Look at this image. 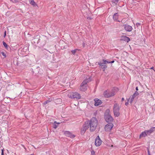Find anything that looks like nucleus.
I'll list each match as a JSON object with an SVG mask.
<instances>
[{
	"label": "nucleus",
	"instance_id": "obj_3",
	"mask_svg": "<svg viewBox=\"0 0 155 155\" xmlns=\"http://www.w3.org/2000/svg\"><path fill=\"white\" fill-rule=\"evenodd\" d=\"M109 110H107L105 113L104 118L107 122H111L113 120V117L111 116L109 114Z\"/></svg>",
	"mask_w": 155,
	"mask_h": 155
},
{
	"label": "nucleus",
	"instance_id": "obj_16",
	"mask_svg": "<svg viewBox=\"0 0 155 155\" xmlns=\"http://www.w3.org/2000/svg\"><path fill=\"white\" fill-rule=\"evenodd\" d=\"M118 15L117 13H115L113 17V20L114 21H117L120 22V21H119L118 20Z\"/></svg>",
	"mask_w": 155,
	"mask_h": 155
},
{
	"label": "nucleus",
	"instance_id": "obj_39",
	"mask_svg": "<svg viewBox=\"0 0 155 155\" xmlns=\"http://www.w3.org/2000/svg\"><path fill=\"white\" fill-rule=\"evenodd\" d=\"M31 155H34V154H31Z\"/></svg>",
	"mask_w": 155,
	"mask_h": 155
},
{
	"label": "nucleus",
	"instance_id": "obj_11",
	"mask_svg": "<svg viewBox=\"0 0 155 155\" xmlns=\"http://www.w3.org/2000/svg\"><path fill=\"white\" fill-rule=\"evenodd\" d=\"M65 135L68 137H69L71 138H73L75 137V136L72 134L71 132L68 131H65L64 132Z\"/></svg>",
	"mask_w": 155,
	"mask_h": 155
},
{
	"label": "nucleus",
	"instance_id": "obj_33",
	"mask_svg": "<svg viewBox=\"0 0 155 155\" xmlns=\"http://www.w3.org/2000/svg\"><path fill=\"white\" fill-rule=\"evenodd\" d=\"M6 31H5V32L4 35V37L6 36Z\"/></svg>",
	"mask_w": 155,
	"mask_h": 155
},
{
	"label": "nucleus",
	"instance_id": "obj_1",
	"mask_svg": "<svg viewBox=\"0 0 155 155\" xmlns=\"http://www.w3.org/2000/svg\"><path fill=\"white\" fill-rule=\"evenodd\" d=\"M86 122L89 125L90 131H93L95 130L98 124V121L96 118L93 117L90 120Z\"/></svg>",
	"mask_w": 155,
	"mask_h": 155
},
{
	"label": "nucleus",
	"instance_id": "obj_10",
	"mask_svg": "<svg viewBox=\"0 0 155 155\" xmlns=\"http://www.w3.org/2000/svg\"><path fill=\"white\" fill-rule=\"evenodd\" d=\"M105 96L107 97H109L114 96L115 94V93L113 91L107 93V91L105 92L104 93Z\"/></svg>",
	"mask_w": 155,
	"mask_h": 155
},
{
	"label": "nucleus",
	"instance_id": "obj_19",
	"mask_svg": "<svg viewBox=\"0 0 155 155\" xmlns=\"http://www.w3.org/2000/svg\"><path fill=\"white\" fill-rule=\"evenodd\" d=\"M122 38L123 40L126 41L127 42H128L130 40V38L127 36H124Z\"/></svg>",
	"mask_w": 155,
	"mask_h": 155
},
{
	"label": "nucleus",
	"instance_id": "obj_37",
	"mask_svg": "<svg viewBox=\"0 0 155 155\" xmlns=\"http://www.w3.org/2000/svg\"><path fill=\"white\" fill-rule=\"evenodd\" d=\"M147 152H148V155L149 154V155H150V151H149V150H148Z\"/></svg>",
	"mask_w": 155,
	"mask_h": 155
},
{
	"label": "nucleus",
	"instance_id": "obj_31",
	"mask_svg": "<svg viewBox=\"0 0 155 155\" xmlns=\"http://www.w3.org/2000/svg\"><path fill=\"white\" fill-rule=\"evenodd\" d=\"M1 155H4V151L3 150H2V153H1Z\"/></svg>",
	"mask_w": 155,
	"mask_h": 155
},
{
	"label": "nucleus",
	"instance_id": "obj_28",
	"mask_svg": "<svg viewBox=\"0 0 155 155\" xmlns=\"http://www.w3.org/2000/svg\"><path fill=\"white\" fill-rule=\"evenodd\" d=\"M140 23H136V25L138 27V26H140Z\"/></svg>",
	"mask_w": 155,
	"mask_h": 155
},
{
	"label": "nucleus",
	"instance_id": "obj_25",
	"mask_svg": "<svg viewBox=\"0 0 155 155\" xmlns=\"http://www.w3.org/2000/svg\"><path fill=\"white\" fill-rule=\"evenodd\" d=\"M50 102V101H48V100L47 101L43 103V104L44 105H45L47 104L48 103H49Z\"/></svg>",
	"mask_w": 155,
	"mask_h": 155
},
{
	"label": "nucleus",
	"instance_id": "obj_32",
	"mask_svg": "<svg viewBox=\"0 0 155 155\" xmlns=\"http://www.w3.org/2000/svg\"><path fill=\"white\" fill-rule=\"evenodd\" d=\"M87 19H89H89H90H90H91V17H87Z\"/></svg>",
	"mask_w": 155,
	"mask_h": 155
},
{
	"label": "nucleus",
	"instance_id": "obj_27",
	"mask_svg": "<svg viewBox=\"0 0 155 155\" xmlns=\"http://www.w3.org/2000/svg\"><path fill=\"white\" fill-rule=\"evenodd\" d=\"M130 100V98H129L128 99L127 102L125 103V104L127 106V105H128V102Z\"/></svg>",
	"mask_w": 155,
	"mask_h": 155
},
{
	"label": "nucleus",
	"instance_id": "obj_17",
	"mask_svg": "<svg viewBox=\"0 0 155 155\" xmlns=\"http://www.w3.org/2000/svg\"><path fill=\"white\" fill-rule=\"evenodd\" d=\"M60 124V123H57L56 121H54L53 123V127L54 129H56L58 127V125Z\"/></svg>",
	"mask_w": 155,
	"mask_h": 155
},
{
	"label": "nucleus",
	"instance_id": "obj_2",
	"mask_svg": "<svg viewBox=\"0 0 155 155\" xmlns=\"http://www.w3.org/2000/svg\"><path fill=\"white\" fill-rule=\"evenodd\" d=\"M120 107L118 104L117 103L114 104V105L113 111L114 115L116 117H118L120 115Z\"/></svg>",
	"mask_w": 155,
	"mask_h": 155
},
{
	"label": "nucleus",
	"instance_id": "obj_20",
	"mask_svg": "<svg viewBox=\"0 0 155 155\" xmlns=\"http://www.w3.org/2000/svg\"><path fill=\"white\" fill-rule=\"evenodd\" d=\"M2 43L3 45L7 49H8L10 48L9 46L5 42L3 41Z\"/></svg>",
	"mask_w": 155,
	"mask_h": 155
},
{
	"label": "nucleus",
	"instance_id": "obj_40",
	"mask_svg": "<svg viewBox=\"0 0 155 155\" xmlns=\"http://www.w3.org/2000/svg\"><path fill=\"white\" fill-rule=\"evenodd\" d=\"M111 147H113V145H111Z\"/></svg>",
	"mask_w": 155,
	"mask_h": 155
},
{
	"label": "nucleus",
	"instance_id": "obj_29",
	"mask_svg": "<svg viewBox=\"0 0 155 155\" xmlns=\"http://www.w3.org/2000/svg\"><path fill=\"white\" fill-rule=\"evenodd\" d=\"M91 153L92 154L94 155L95 154V152L94 151H92Z\"/></svg>",
	"mask_w": 155,
	"mask_h": 155
},
{
	"label": "nucleus",
	"instance_id": "obj_30",
	"mask_svg": "<svg viewBox=\"0 0 155 155\" xmlns=\"http://www.w3.org/2000/svg\"><path fill=\"white\" fill-rule=\"evenodd\" d=\"M11 1L13 2H15L18 1V0H10Z\"/></svg>",
	"mask_w": 155,
	"mask_h": 155
},
{
	"label": "nucleus",
	"instance_id": "obj_4",
	"mask_svg": "<svg viewBox=\"0 0 155 155\" xmlns=\"http://www.w3.org/2000/svg\"><path fill=\"white\" fill-rule=\"evenodd\" d=\"M68 96L69 97L71 98H76L78 99H80L81 98V96L80 94L75 92H72L71 93H70L68 94Z\"/></svg>",
	"mask_w": 155,
	"mask_h": 155
},
{
	"label": "nucleus",
	"instance_id": "obj_21",
	"mask_svg": "<svg viewBox=\"0 0 155 155\" xmlns=\"http://www.w3.org/2000/svg\"><path fill=\"white\" fill-rule=\"evenodd\" d=\"M30 3L31 5L35 6L36 5L34 0H29Z\"/></svg>",
	"mask_w": 155,
	"mask_h": 155
},
{
	"label": "nucleus",
	"instance_id": "obj_24",
	"mask_svg": "<svg viewBox=\"0 0 155 155\" xmlns=\"http://www.w3.org/2000/svg\"><path fill=\"white\" fill-rule=\"evenodd\" d=\"M104 62V63L105 64H106L107 63H110V61H107L106 60H104V59H103L102 60Z\"/></svg>",
	"mask_w": 155,
	"mask_h": 155
},
{
	"label": "nucleus",
	"instance_id": "obj_38",
	"mask_svg": "<svg viewBox=\"0 0 155 155\" xmlns=\"http://www.w3.org/2000/svg\"><path fill=\"white\" fill-rule=\"evenodd\" d=\"M153 68H154V67H153L151 68V69H153Z\"/></svg>",
	"mask_w": 155,
	"mask_h": 155
},
{
	"label": "nucleus",
	"instance_id": "obj_18",
	"mask_svg": "<svg viewBox=\"0 0 155 155\" xmlns=\"http://www.w3.org/2000/svg\"><path fill=\"white\" fill-rule=\"evenodd\" d=\"M147 136V135L146 132H145V130L144 131L142 132L140 134V138L142 137H145Z\"/></svg>",
	"mask_w": 155,
	"mask_h": 155
},
{
	"label": "nucleus",
	"instance_id": "obj_5",
	"mask_svg": "<svg viewBox=\"0 0 155 155\" xmlns=\"http://www.w3.org/2000/svg\"><path fill=\"white\" fill-rule=\"evenodd\" d=\"M87 80H85L83 81L80 87V89L81 91H84L87 90Z\"/></svg>",
	"mask_w": 155,
	"mask_h": 155
},
{
	"label": "nucleus",
	"instance_id": "obj_26",
	"mask_svg": "<svg viewBox=\"0 0 155 155\" xmlns=\"http://www.w3.org/2000/svg\"><path fill=\"white\" fill-rule=\"evenodd\" d=\"M1 54H2V55L3 56H4L5 57H6V54H5L3 52H1Z\"/></svg>",
	"mask_w": 155,
	"mask_h": 155
},
{
	"label": "nucleus",
	"instance_id": "obj_8",
	"mask_svg": "<svg viewBox=\"0 0 155 155\" xmlns=\"http://www.w3.org/2000/svg\"><path fill=\"white\" fill-rule=\"evenodd\" d=\"M123 26L124 27V29L127 31L130 32L133 30L132 27L127 24L123 25Z\"/></svg>",
	"mask_w": 155,
	"mask_h": 155
},
{
	"label": "nucleus",
	"instance_id": "obj_9",
	"mask_svg": "<svg viewBox=\"0 0 155 155\" xmlns=\"http://www.w3.org/2000/svg\"><path fill=\"white\" fill-rule=\"evenodd\" d=\"M102 141L101 140L99 136H98L95 139V144L96 146H99L101 143Z\"/></svg>",
	"mask_w": 155,
	"mask_h": 155
},
{
	"label": "nucleus",
	"instance_id": "obj_22",
	"mask_svg": "<svg viewBox=\"0 0 155 155\" xmlns=\"http://www.w3.org/2000/svg\"><path fill=\"white\" fill-rule=\"evenodd\" d=\"M119 0H112V2L115 4H117Z\"/></svg>",
	"mask_w": 155,
	"mask_h": 155
},
{
	"label": "nucleus",
	"instance_id": "obj_23",
	"mask_svg": "<svg viewBox=\"0 0 155 155\" xmlns=\"http://www.w3.org/2000/svg\"><path fill=\"white\" fill-rule=\"evenodd\" d=\"M78 50V49H75L74 50H72L71 51V52L72 53V54H75V53Z\"/></svg>",
	"mask_w": 155,
	"mask_h": 155
},
{
	"label": "nucleus",
	"instance_id": "obj_12",
	"mask_svg": "<svg viewBox=\"0 0 155 155\" xmlns=\"http://www.w3.org/2000/svg\"><path fill=\"white\" fill-rule=\"evenodd\" d=\"M155 130V127L151 128L150 129L147 130H145L147 135H150L151 133Z\"/></svg>",
	"mask_w": 155,
	"mask_h": 155
},
{
	"label": "nucleus",
	"instance_id": "obj_7",
	"mask_svg": "<svg viewBox=\"0 0 155 155\" xmlns=\"http://www.w3.org/2000/svg\"><path fill=\"white\" fill-rule=\"evenodd\" d=\"M113 124L111 123H108L105 127L104 129L105 131H110L113 127Z\"/></svg>",
	"mask_w": 155,
	"mask_h": 155
},
{
	"label": "nucleus",
	"instance_id": "obj_35",
	"mask_svg": "<svg viewBox=\"0 0 155 155\" xmlns=\"http://www.w3.org/2000/svg\"><path fill=\"white\" fill-rule=\"evenodd\" d=\"M136 91H138V87H136Z\"/></svg>",
	"mask_w": 155,
	"mask_h": 155
},
{
	"label": "nucleus",
	"instance_id": "obj_6",
	"mask_svg": "<svg viewBox=\"0 0 155 155\" xmlns=\"http://www.w3.org/2000/svg\"><path fill=\"white\" fill-rule=\"evenodd\" d=\"M89 128V125L85 122L84 124L83 125L82 127L81 130V133L82 135L84 134L86 131V130Z\"/></svg>",
	"mask_w": 155,
	"mask_h": 155
},
{
	"label": "nucleus",
	"instance_id": "obj_36",
	"mask_svg": "<svg viewBox=\"0 0 155 155\" xmlns=\"http://www.w3.org/2000/svg\"><path fill=\"white\" fill-rule=\"evenodd\" d=\"M124 100V98L123 97L121 99V101H123Z\"/></svg>",
	"mask_w": 155,
	"mask_h": 155
},
{
	"label": "nucleus",
	"instance_id": "obj_15",
	"mask_svg": "<svg viewBox=\"0 0 155 155\" xmlns=\"http://www.w3.org/2000/svg\"><path fill=\"white\" fill-rule=\"evenodd\" d=\"M98 64L101 67V68L104 69L103 71H104L105 69L107 68V66L104 63H101L100 62H98Z\"/></svg>",
	"mask_w": 155,
	"mask_h": 155
},
{
	"label": "nucleus",
	"instance_id": "obj_13",
	"mask_svg": "<svg viewBox=\"0 0 155 155\" xmlns=\"http://www.w3.org/2000/svg\"><path fill=\"white\" fill-rule=\"evenodd\" d=\"M138 92L137 91H136L132 95V97H130V103H132L134 98L138 96Z\"/></svg>",
	"mask_w": 155,
	"mask_h": 155
},
{
	"label": "nucleus",
	"instance_id": "obj_14",
	"mask_svg": "<svg viewBox=\"0 0 155 155\" xmlns=\"http://www.w3.org/2000/svg\"><path fill=\"white\" fill-rule=\"evenodd\" d=\"M95 101L94 105L95 106H98L102 104L101 101L97 99H95L94 100Z\"/></svg>",
	"mask_w": 155,
	"mask_h": 155
},
{
	"label": "nucleus",
	"instance_id": "obj_34",
	"mask_svg": "<svg viewBox=\"0 0 155 155\" xmlns=\"http://www.w3.org/2000/svg\"><path fill=\"white\" fill-rule=\"evenodd\" d=\"M114 62V61H111L110 62V63H113Z\"/></svg>",
	"mask_w": 155,
	"mask_h": 155
}]
</instances>
